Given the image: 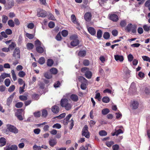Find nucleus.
<instances>
[{"label": "nucleus", "mask_w": 150, "mask_h": 150, "mask_svg": "<svg viewBox=\"0 0 150 150\" xmlns=\"http://www.w3.org/2000/svg\"><path fill=\"white\" fill-rule=\"evenodd\" d=\"M81 71L85 73L86 77L88 79L91 78L92 76L91 72L89 70V69L87 67L83 68L81 69Z\"/></svg>", "instance_id": "obj_1"}, {"label": "nucleus", "mask_w": 150, "mask_h": 150, "mask_svg": "<svg viewBox=\"0 0 150 150\" xmlns=\"http://www.w3.org/2000/svg\"><path fill=\"white\" fill-rule=\"evenodd\" d=\"M88 128L87 125H85L82 129V135L88 138L90 137L89 132L88 130Z\"/></svg>", "instance_id": "obj_2"}, {"label": "nucleus", "mask_w": 150, "mask_h": 150, "mask_svg": "<svg viewBox=\"0 0 150 150\" xmlns=\"http://www.w3.org/2000/svg\"><path fill=\"white\" fill-rule=\"evenodd\" d=\"M20 50L18 47H16L14 50L13 54V57L15 59H19L20 58Z\"/></svg>", "instance_id": "obj_3"}, {"label": "nucleus", "mask_w": 150, "mask_h": 150, "mask_svg": "<svg viewBox=\"0 0 150 150\" xmlns=\"http://www.w3.org/2000/svg\"><path fill=\"white\" fill-rule=\"evenodd\" d=\"M8 129L10 132L16 134L18 132V130L14 126L10 125L8 126Z\"/></svg>", "instance_id": "obj_4"}, {"label": "nucleus", "mask_w": 150, "mask_h": 150, "mask_svg": "<svg viewBox=\"0 0 150 150\" xmlns=\"http://www.w3.org/2000/svg\"><path fill=\"white\" fill-rule=\"evenodd\" d=\"M15 95V93H13L8 98L7 100L6 104L8 106H9L11 103Z\"/></svg>", "instance_id": "obj_5"}, {"label": "nucleus", "mask_w": 150, "mask_h": 150, "mask_svg": "<svg viewBox=\"0 0 150 150\" xmlns=\"http://www.w3.org/2000/svg\"><path fill=\"white\" fill-rule=\"evenodd\" d=\"M17 146L16 145H12L11 146H6L4 148V150H17Z\"/></svg>", "instance_id": "obj_6"}, {"label": "nucleus", "mask_w": 150, "mask_h": 150, "mask_svg": "<svg viewBox=\"0 0 150 150\" xmlns=\"http://www.w3.org/2000/svg\"><path fill=\"white\" fill-rule=\"evenodd\" d=\"M131 107L133 109H137L138 107L139 103L137 101H133L131 103Z\"/></svg>", "instance_id": "obj_7"}, {"label": "nucleus", "mask_w": 150, "mask_h": 150, "mask_svg": "<svg viewBox=\"0 0 150 150\" xmlns=\"http://www.w3.org/2000/svg\"><path fill=\"white\" fill-rule=\"evenodd\" d=\"M84 17L86 21H89L91 19L92 16L90 12H88L85 14Z\"/></svg>", "instance_id": "obj_8"}, {"label": "nucleus", "mask_w": 150, "mask_h": 150, "mask_svg": "<svg viewBox=\"0 0 150 150\" xmlns=\"http://www.w3.org/2000/svg\"><path fill=\"white\" fill-rule=\"evenodd\" d=\"M37 16L38 17H45L46 16V12L44 10H41L38 13Z\"/></svg>", "instance_id": "obj_9"}, {"label": "nucleus", "mask_w": 150, "mask_h": 150, "mask_svg": "<svg viewBox=\"0 0 150 150\" xmlns=\"http://www.w3.org/2000/svg\"><path fill=\"white\" fill-rule=\"evenodd\" d=\"M110 18L111 20L115 22L117 21L119 19L118 16L115 14H111L110 16Z\"/></svg>", "instance_id": "obj_10"}, {"label": "nucleus", "mask_w": 150, "mask_h": 150, "mask_svg": "<svg viewBox=\"0 0 150 150\" xmlns=\"http://www.w3.org/2000/svg\"><path fill=\"white\" fill-rule=\"evenodd\" d=\"M88 30L89 33L92 35H94L96 34V31L93 28L89 27L88 28Z\"/></svg>", "instance_id": "obj_11"}, {"label": "nucleus", "mask_w": 150, "mask_h": 150, "mask_svg": "<svg viewBox=\"0 0 150 150\" xmlns=\"http://www.w3.org/2000/svg\"><path fill=\"white\" fill-rule=\"evenodd\" d=\"M52 110L54 113H57L59 111V108L57 105H54L52 107Z\"/></svg>", "instance_id": "obj_12"}, {"label": "nucleus", "mask_w": 150, "mask_h": 150, "mask_svg": "<svg viewBox=\"0 0 150 150\" xmlns=\"http://www.w3.org/2000/svg\"><path fill=\"white\" fill-rule=\"evenodd\" d=\"M115 59L116 61H119L120 62H122L124 60L123 57L122 56L118 55L114 56Z\"/></svg>", "instance_id": "obj_13"}, {"label": "nucleus", "mask_w": 150, "mask_h": 150, "mask_svg": "<svg viewBox=\"0 0 150 150\" xmlns=\"http://www.w3.org/2000/svg\"><path fill=\"white\" fill-rule=\"evenodd\" d=\"M68 103V101L67 99H62L61 101V105L62 107H64Z\"/></svg>", "instance_id": "obj_14"}, {"label": "nucleus", "mask_w": 150, "mask_h": 150, "mask_svg": "<svg viewBox=\"0 0 150 150\" xmlns=\"http://www.w3.org/2000/svg\"><path fill=\"white\" fill-rule=\"evenodd\" d=\"M115 132L112 134V135L113 136L116 135L117 136L119 134L123 133V131L120 129H119L117 130L115 129Z\"/></svg>", "instance_id": "obj_15"}, {"label": "nucleus", "mask_w": 150, "mask_h": 150, "mask_svg": "<svg viewBox=\"0 0 150 150\" xmlns=\"http://www.w3.org/2000/svg\"><path fill=\"white\" fill-rule=\"evenodd\" d=\"M36 50L39 53H42L44 51H45V49L40 46L37 47H36Z\"/></svg>", "instance_id": "obj_16"}, {"label": "nucleus", "mask_w": 150, "mask_h": 150, "mask_svg": "<svg viewBox=\"0 0 150 150\" xmlns=\"http://www.w3.org/2000/svg\"><path fill=\"white\" fill-rule=\"evenodd\" d=\"M79 43V41L78 39H75L73 40L71 42V45L72 46H76Z\"/></svg>", "instance_id": "obj_17"}, {"label": "nucleus", "mask_w": 150, "mask_h": 150, "mask_svg": "<svg viewBox=\"0 0 150 150\" xmlns=\"http://www.w3.org/2000/svg\"><path fill=\"white\" fill-rule=\"evenodd\" d=\"M57 143V141L54 139H50L49 141V144L50 146L52 147L54 146Z\"/></svg>", "instance_id": "obj_18"}, {"label": "nucleus", "mask_w": 150, "mask_h": 150, "mask_svg": "<svg viewBox=\"0 0 150 150\" xmlns=\"http://www.w3.org/2000/svg\"><path fill=\"white\" fill-rule=\"evenodd\" d=\"M6 144V140L4 138L1 137L0 138V146H2Z\"/></svg>", "instance_id": "obj_19"}, {"label": "nucleus", "mask_w": 150, "mask_h": 150, "mask_svg": "<svg viewBox=\"0 0 150 150\" xmlns=\"http://www.w3.org/2000/svg\"><path fill=\"white\" fill-rule=\"evenodd\" d=\"M71 99L75 102H76L78 100V96L75 94H72L70 97Z\"/></svg>", "instance_id": "obj_20"}, {"label": "nucleus", "mask_w": 150, "mask_h": 150, "mask_svg": "<svg viewBox=\"0 0 150 150\" xmlns=\"http://www.w3.org/2000/svg\"><path fill=\"white\" fill-rule=\"evenodd\" d=\"M98 90H97L95 93H96L95 97V99H97L99 101H100L101 98V96H100V94L99 93H97Z\"/></svg>", "instance_id": "obj_21"}, {"label": "nucleus", "mask_w": 150, "mask_h": 150, "mask_svg": "<svg viewBox=\"0 0 150 150\" xmlns=\"http://www.w3.org/2000/svg\"><path fill=\"white\" fill-rule=\"evenodd\" d=\"M27 49L28 50H31L33 48L34 45L32 43L28 42L26 44Z\"/></svg>", "instance_id": "obj_22"}, {"label": "nucleus", "mask_w": 150, "mask_h": 150, "mask_svg": "<svg viewBox=\"0 0 150 150\" xmlns=\"http://www.w3.org/2000/svg\"><path fill=\"white\" fill-rule=\"evenodd\" d=\"M71 19L74 23L76 24L77 25H79V23L76 20V18L74 15L73 14L71 16Z\"/></svg>", "instance_id": "obj_23"}, {"label": "nucleus", "mask_w": 150, "mask_h": 150, "mask_svg": "<svg viewBox=\"0 0 150 150\" xmlns=\"http://www.w3.org/2000/svg\"><path fill=\"white\" fill-rule=\"evenodd\" d=\"M143 27L145 31L148 32L150 30V25H144Z\"/></svg>", "instance_id": "obj_24"}, {"label": "nucleus", "mask_w": 150, "mask_h": 150, "mask_svg": "<svg viewBox=\"0 0 150 150\" xmlns=\"http://www.w3.org/2000/svg\"><path fill=\"white\" fill-rule=\"evenodd\" d=\"M86 54V52L85 50H81L78 53L79 56L81 57H84Z\"/></svg>", "instance_id": "obj_25"}, {"label": "nucleus", "mask_w": 150, "mask_h": 150, "mask_svg": "<svg viewBox=\"0 0 150 150\" xmlns=\"http://www.w3.org/2000/svg\"><path fill=\"white\" fill-rule=\"evenodd\" d=\"M25 35L26 37L30 39H32L35 36L34 34H30L28 33H26Z\"/></svg>", "instance_id": "obj_26"}, {"label": "nucleus", "mask_w": 150, "mask_h": 150, "mask_svg": "<svg viewBox=\"0 0 150 150\" xmlns=\"http://www.w3.org/2000/svg\"><path fill=\"white\" fill-rule=\"evenodd\" d=\"M133 25H132L131 23L128 24L125 28V30L128 32L130 31Z\"/></svg>", "instance_id": "obj_27"}, {"label": "nucleus", "mask_w": 150, "mask_h": 150, "mask_svg": "<svg viewBox=\"0 0 150 150\" xmlns=\"http://www.w3.org/2000/svg\"><path fill=\"white\" fill-rule=\"evenodd\" d=\"M8 19V16L6 15H3L2 16V21L3 23H6Z\"/></svg>", "instance_id": "obj_28"}, {"label": "nucleus", "mask_w": 150, "mask_h": 150, "mask_svg": "<svg viewBox=\"0 0 150 150\" xmlns=\"http://www.w3.org/2000/svg\"><path fill=\"white\" fill-rule=\"evenodd\" d=\"M53 64V60L51 59H48L47 61V65L48 66H51Z\"/></svg>", "instance_id": "obj_29"}, {"label": "nucleus", "mask_w": 150, "mask_h": 150, "mask_svg": "<svg viewBox=\"0 0 150 150\" xmlns=\"http://www.w3.org/2000/svg\"><path fill=\"white\" fill-rule=\"evenodd\" d=\"M8 24L9 26L11 27H14L15 25L14 23L12 20H9L8 22Z\"/></svg>", "instance_id": "obj_30"}, {"label": "nucleus", "mask_w": 150, "mask_h": 150, "mask_svg": "<svg viewBox=\"0 0 150 150\" xmlns=\"http://www.w3.org/2000/svg\"><path fill=\"white\" fill-rule=\"evenodd\" d=\"M11 73L13 80L14 81H16L17 79V77L14 70H12L11 71Z\"/></svg>", "instance_id": "obj_31"}, {"label": "nucleus", "mask_w": 150, "mask_h": 150, "mask_svg": "<svg viewBox=\"0 0 150 150\" xmlns=\"http://www.w3.org/2000/svg\"><path fill=\"white\" fill-rule=\"evenodd\" d=\"M102 101L105 103H108L110 101V99L108 97H104L102 99Z\"/></svg>", "instance_id": "obj_32"}, {"label": "nucleus", "mask_w": 150, "mask_h": 150, "mask_svg": "<svg viewBox=\"0 0 150 150\" xmlns=\"http://www.w3.org/2000/svg\"><path fill=\"white\" fill-rule=\"evenodd\" d=\"M50 71L52 74H57V69L54 68H53L51 69L50 70Z\"/></svg>", "instance_id": "obj_33"}, {"label": "nucleus", "mask_w": 150, "mask_h": 150, "mask_svg": "<svg viewBox=\"0 0 150 150\" xmlns=\"http://www.w3.org/2000/svg\"><path fill=\"white\" fill-rule=\"evenodd\" d=\"M126 24L127 23L125 20H122L120 23V25L122 27H125Z\"/></svg>", "instance_id": "obj_34"}, {"label": "nucleus", "mask_w": 150, "mask_h": 150, "mask_svg": "<svg viewBox=\"0 0 150 150\" xmlns=\"http://www.w3.org/2000/svg\"><path fill=\"white\" fill-rule=\"evenodd\" d=\"M38 63L40 64H43L45 62V59L43 57H41L39 59Z\"/></svg>", "instance_id": "obj_35"}, {"label": "nucleus", "mask_w": 150, "mask_h": 150, "mask_svg": "<svg viewBox=\"0 0 150 150\" xmlns=\"http://www.w3.org/2000/svg\"><path fill=\"white\" fill-rule=\"evenodd\" d=\"M25 84H24V85H23L22 87H20L19 92L20 94H22V93L24 92V89L25 88Z\"/></svg>", "instance_id": "obj_36"}, {"label": "nucleus", "mask_w": 150, "mask_h": 150, "mask_svg": "<svg viewBox=\"0 0 150 150\" xmlns=\"http://www.w3.org/2000/svg\"><path fill=\"white\" fill-rule=\"evenodd\" d=\"M110 35L109 33L108 32H105L103 35V37L105 39H108L110 38Z\"/></svg>", "instance_id": "obj_37"}, {"label": "nucleus", "mask_w": 150, "mask_h": 150, "mask_svg": "<svg viewBox=\"0 0 150 150\" xmlns=\"http://www.w3.org/2000/svg\"><path fill=\"white\" fill-rule=\"evenodd\" d=\"M109 112L110 110L108 108H105L102 110V113L103 114L105 115L109 113Z\"/></svg>", "instance_id": "obj_38"}, {"label": "nucleus", "mask_w": 150, "mask_h": 150, "mask_svg": "<svg viewBox=\"0 0 150 150\" xmlns=\"http://www.w3.org/2000/svg\"><path fill=\"white\" fill-rule=\"evenodd\" d=\"M99 134L100 136H105L107 135V132L104 130H101L99 132Z\"/></svg>", "instance_id": "obj_39"}, {"label": "nucleus", "mask_w": 150, "mask_h": 150, "mask_svg": "<svg viewBox=\"0 0 150 150\" xmlns=\"http://www.w3.org/2000/svg\"><path fill=\"white\" fill-rule=\"evenodd\" d=\"M102 35V31L101 30H99L97 32V37L98 39L100 38Z\"/></svg>", "instance_id": "obj_40"}, {"label": "nucleus", "mask_w": 150, "mask_h": 150, "mask_svg": "<svg viewBox=\"0 0 150 150\" xmlns=\"http://www.w3.org/2000/svg\"><path fill=\"white\" fill-rule=\"evenodd\" d=\"M18 75L20 77H23L25 76V73L24 71H21L19 72Z\"/></svg>", "instance_id": "obj_41"}, {"label": "nucleus", "mask_w": 150, "mask_h": 150, "mask_svg": "<svg viewBox=\"0 0 150 150\" xmlns=\"http://www.w3.org/2000/svg\"><path fill=\"white\" fill-rule=\"evenodd\" d=\"M10 83V81L9 79H6L4 81L5 84L7 87L9 86Z\"/></svg>", "instance_id": "obj_42"}, {"label": "nucleus", "mask_w": 150, "mask_h": 150, "mask_svg": "<svg viewBox=\"0 0 150 150\" xmlns=\"http://www.w3.org/2000/svg\"><path fill=\"white\" fill-rule=\"evenodd\" d=\"M137 28V26L136 25H134L131 29V31L132 33H135L136 32V29Z\"/></svg>", "instance_id": "obj_43"}, {"label": "nucleus", "mask_w": 150, "mask_h": 150, "mask_svg": "<svg viewBox=\"0 0 150 150\" xmlns=\"http://www.w3.org/2000/svg\"><path fill=\"white\" fill-rule=\"evenodd\" d=\"M61 126L60 124L58 123H56L54 124L52 126V127L54 128H57L58 129H60L61 128Z\"/></svg>", "instance_id": "obj_44"}, {"label": "nucleus", "mask_w": 150, "mask_h": 150, "mask_svg": "<svg viewBox=\"0 0 150 150\" xmlns=\"http://www.w3.org/2000/svg\"><path fill=\"white\" fill-rule=\"evenodd\" d=\"M66 110H70L71 108V105L70 104L68 103L64 107Z\"/></svg>", "instance_id": "obj_45"}, {"label": "nucleus", "mask_w": 150, "mask_h": 150, "mask_svg": "<svg viewBox=\"0 0 150 150\" xmlns=\"http://www.w3.org/2000/svg\"><path fill=\"white\" fill-rule=\"evenodd\" d=\"M19 111V110H18L17 112H16L15 113L16 116L17 117L18 119H19L20 120H23V118L22 116L20 115H19L18 113V112Z\"/></svg>", "instance_id": "obj_46"}, {"label": "nucleus", "mask_w": 150, "mask_h": 150, "mask_svg": "<svg viewBox=\"0 0 150 150\" xmlns=\"http://www.w3.org/2000/svg\"><path fill=\"white\" fill-rule=\"evenodd\" d=\"M15 88V86L14 85H11L8 88V91L9 92H11L14 90Z\"/></svg>", "instance_id": "obj_47"}, {"label": "nucleus", "mask_w": 150, "mask_h": 150, "mask_svg": "<svg viewBox=\"0 0 150 150\" xmlns=\"http://www.w3.org/2000/svg\"><path fill=\"white\" fill-rule=\"evenodd\" d=\"M35 46L37 47H40L41 45V43L38 40H37L35 41Z\"/></svg>", "instance_id": "obj_48"}, {"label": "nucleus", "mask_w": 150, "mask_h": 150, "mask_svg": "<svg viewBox=\"0 0 150 150\" xmlns=\"http://www.w3.org/2000/svg\"><path fill=\"white\" fill-rule=\"evenodd\" d=\"M68 34V31L66 30H64L62 31V35L64 37H66L67 36Z\"/></svg>", "instance_id": "obj_49"}, {"label": "nucleus", "mask_w": 150, "mask_h": 150, "mask_svg": "<svg viewBox=\"0 0 150 150\" xmlns=\"http://www.w3.org/2000/svg\"><path fill=\"white\" fill-rule=\"evenodd\" d=\"M23 105V103L21 102H19L17 103L15 105V106L18 108H21Z\"/></svg>", "instance_id": "obj_50"}, {"label": "nucleus", "mask_w": 150, "mask_h": 150, "mask_svg": "<svg viewBox=\"0 0 150 150\" xmlns=\"http://www.w3.org/2000/svg\"><path fill=\"white\" fill-rule=\"evenodd\" d=\"M34 116L36 117H39L41 115V113L40 111L35 112L33 113Z\"/></svg>", "instance_id": "obj_51"}, {"label": "nucleus", "mask_w": 150, "mask_h": 150, "mask_svg": "<svg viewBox=\"0 0 150 150\" xmlns=\"http://www.w3.org/2000/svg\"><path fill=\"white\" fill-rule=\"evenodd\" d=\"M1 75L2 78L4 79L7 77H10V75L9 74H6V73H3L1 74Z\"/></svg>", "instance_id": "obj_52"}, {"label": "nucleus", "mask_w": 150, "mask_h": 150, "mask_svg": "<svg viewBox=\"0 0 150 150\" xmlns=\"http://www.w3.org/2000/svg\"><path fill=\"white\" fill-rule=\"evenodd\" d=\"M142 58L144 61L149 62H150V58L149 57L144 56L142 57Z\"/></svg>", "instance_id": "obj_53"}, {"label": "nucleus", "mask_w": 150, "mask_h": 150, "mask_svg": "<svg viewBox=\"0 0 150 150\" xmlns=\"http://www.w3.org/2000/svg\"><path fill=\"white\" fill-rule=\"evenodd\" d=\"M16 46V44L14 42H12L11 44L9 46V47L8 48H9V49H13L14 47Z\"/></svg>", "instance_id": "obj_54"}, {"label": "nucleus", "mask_w": 150, "mask_h": 150, "mask_svg": "<svg viewBox=\"0 0 150 150\" xmlns=\"http://www.w3.org/2000/svg\"><path fill=\"white\" fill-rule=\"evenodd\" d=\"M47 115V112L46 110H43L42 112V116L44 117H46Z\"/></svg>", "instance_id": "obj_55"}, {"label": "nucleus", "mask_w": 150, "mask_h": 150, "mask_svg": "<svg viewBox=\"0 0 150 150\" xmlns=\"http://www.w3.org/2000/svg\"><path fill=\"white\" fill-rule=\"evenodd\" d=\"M106 144L108 147H111V146L114 144V142L113 141H111L110 142H107Z\"/></svg>", "instance_id": "obj_56"}, {"label": "nucleus", "mask_w": 150, "mask_h": 150, "mask_svg": "<svg viewBox=\"0 0 150 150\" xmlns=\"http://www.w3.org/2000/svg\"><path fill=\"white\" fill-rule=\"evenodd\" d=\"M19 98L22 100H27V98L26 96L21 95L19 97Z\"/></svg>", "instance_id": "obj_57"}, {"label": "nucleus", "mask_w": 150, "mask_h": 150, "mask_svg": "<svg viewBox=\"0 0 150 150\" xmlns=\"http://www.w3.org/2000/svg\"><path fill=\"white\" fill-rule=\"evenodd\" d=\"M78 79H79V81H81L86 82L87 81V80L84 77L82 76H80L79 77Z\"/></svg>", "instance_id": "obj_58"}, {"label": "nucleus", "mask_w": 150, "mask_h": 150, "mask_svg": "<svg viewBox=\"0 0 150 150\" xmlns=\"http://www.w3.org/2000/svg\"><path fill=\"white\" fill-rule=\"evenodd\" d=\"M44 76L47 79H50L52 77V75L48 74V73H45L44 74Z\"/></svg>", "instance_id": "obj_59"}, {"label": "nucleus", "mask_w": 150, "mask_h": 150, "mask_svg": "<svg viewBox=\"0 0 150 150\" xmlns=\"http://www.w3.org/2000/svg\"><path fill=\"white\" fill-rule=\"evenodd\" d=\"M134 58V57L131 54H129L128 56V61L129 62L132 61Z\"/></svg>", "instance_id": "obj_60"}, {"label": "nucleus", "mask_w": 150, "mask_h": 150, "mask_svg": "<svg viewBox=\"0 0 150 150\" xmlns=\"http://www.w3.org/2000/svg\"><path fill=\"white\" fill-rule=\"evenodd\" d=\"M48 18L50 19L53 21H55L56 20V19L54 17V16L52 14H50L48 15Z\"/></svg>", "instance_id": "obj_61"}, {"label": "nucleus", "mask_w": 150, "mask_h": 150, "mask_svg": "<svg viewBox=\"0 0 150 150\" xmlns=\"http://www.w3.org/2000/svg\"><path fill=\"white\" fill-rule=\"evenodd\" d=\"M83 64L85 66H88L89 64V61L87 59H85L83 61Z\"/></svg>", "instance_id": "obj_62"}, {"label": "nucleus", "mask_w": 150, "mask_h": 150, "mask_svg": "<svg viewBox=\"0 0 150 150\" xmlns=\"http://www.w3.org/2000/svg\"><path fill=\"white\" fill-rule=\"evenodd\" d=\"M33 149L35 150H41V147L40 146H38L36 145H34L33 146Z\"/></svg>", "instance_id": "obj_63"}, {"label": "nucleus", "mask_w": 150, "mask_h": 150, "mask_svg": "<svg viewBox=\"0 0 150 150\" xmlns=\"http://www.w3.org/2000/svg\"><path fill=\"white\" fill-rule=\"evenodd\" d=\"M144 5L146 7H149L150 6V0L146 1Z\"/></svg>", "instance_id": "obj_64"}]
</instances>
